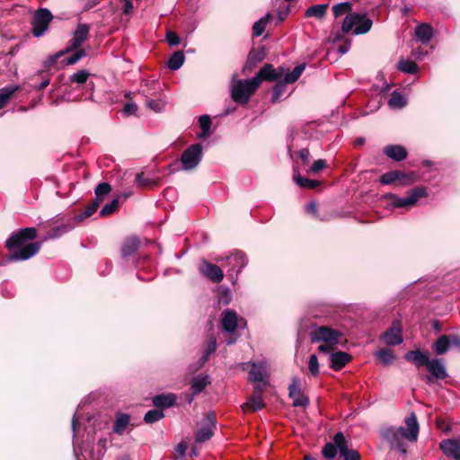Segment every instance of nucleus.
Instances as JSON below:
<instances>
[{
	"mask_svg": "<svg viewBox=\"0 0 460 460\" xmlns=\"http://www.w3.org/2000/svg\"><path fill=\"white\" fill-rule=\"evenodd\" d=\"M37 237L34 227H26L13 233L5 242V246L10 251L9 260L13 261H26L36 255L40 250L38 242L29 243Z\"/></svg>",
	"mask_w": 460,
	"mask_h": 460,
	"instance_id": "obj_1",
	"label": "nucleus"
},
{
	"mask_svg": "<svg viewBox=\"0 0 460 460\" xmlns=\"http://www.w3.org/2000/svg\"><path fill=\"white\" fill-rule=\"evenodd\" d=\"M419 429L417 416L414 412H411L405 419V427H386L382 429L381 436L384 440L390 444L392 449L398 450L402 454H406L407 446L404 439L416 442Z\"/></svg>",
	"mask_w": 460,
	"mask_h": 460,
	"instance_id": "obj_2",
	"label": "nucleus"
},
{
	"mask_svg": "<svg viewBox=\"0 0 460 460\" xmlns=\"http://www.w3.org/2000/svg\"><path fill=\"white\" fill-rule=\"evenodd\" d=\"M428 196V190L426 187L419 186L411 189L406 197H399L394 193H386L383 195V199L389 201V205L393 208H404L406 209H410L413 206L416 205L417 201L420 198H425Z\"/></svg>",
	"mask_w": 460,
	"mask_h": 460,
	"instance_id": "obj_3",
	"label": "nucleus"
},
{
	"mask_svg": "<svg viewBox=\"0 0 460 460\" xmlns=\"http://www.w3.org/2000/svg\"><path fill=\"white\" fill-rule=\"evenodd\" d=\"M257 88L258 83L255 79L237 80L231 87V96L235 102L246 104Z\"/></svg>",
	"mask_w": 460,
	"mask_h": 460,
	"instance_id": "obj_4",
	"label": "nucleus"
},
{
	"mask_svg": "<svg viewBox=\"0 0 460 460\" xmlns=\"http://www.w3.org/2000/svg\"><path fill=\"white\" fill-rule=\"evenodd\" d=\"M373 22L365 14L352 13L348 14L342 22V31L348 33L353 30L355 34L367 32L372 27Z\"/></svg>",
	"mask_w": 460,
	"mask_h": 460,
	"instance_id": "obj_5",
	"label": "nucleus"
},
{
	"mask_svg": "<svg viewBox=\"0 0 460 460\" xmlns=\"http://www.w3.org/2000/svg\"><path fill=\"white\" fill-rule=\"evenodd\" d=\"M411 314L412 315L432 314L435 316H441L448 314V305L441 301L426 297L420 303H414Z\"/></svg>",
	"mask_w": 460,
	"mask_h": 460,
	"instance_id": "obj_6",
	"label": "nucleus"
},
{
	"mask_svg": "<svg viewBox=\"0 0 460 460\" xmlns=\"http://www.w3.org/2000/svg\"><path fill=\"white\" fill-rule=\"evenodd\" d=\"M249 370V381L261 385L262 387L268 385L267 377L270 375V369L268 364L264 360L257 362H245L243 364V369Z\"/></svg>",
	"mask_w": 460,
	"mask_h": 460,
	"instance_id": "obj_7",
	"label": "nucleus"
},
{
	"mask_svg": "<svg viewBox=\"0 0 460 460\" xmlns=\"http://www.w3.org/2000/svg\"><path fill=\"white\" fill-rule=\"evenodd\" d=\"M224 260L226 261V263L229 266L228 275L231 278L232 282L234 283L237 280L238 273L248 263L247 257L243 252L238 251L231 253L229 256L226 258L222 256H217L215 258V261L217 262H222Z\"/></svg>",
	"mask_w": 460,
	"mask_h": 460,
	"instance_id": "obj_8",
	"label": "nucleus"
},
{
	"mask_svg": "<svg viewBox=\"0 0 460 460\" xmlns=\"http://www.w3.org/2000/svg\"><path fill=\"white\" fill-rule=\"evenodd\" d=\"M53 19L51 12L47 8L38 9L32 20V34L39 38L42 36L49 28V24Z\"/></svg>",
	"mask_w": 460,
	"mask_h": 460,
	"instance_id": "obj_9",
	"label": "nucleus"
},
{
	"mask_svg": "<svg viewBox=\"0 0 460 460\" xmlns=\"http://www.w3.org/2000/svg\"><path fill=\"white\" fill-rule=\"evenodd\" d=\"M202 149L201 144H194L181 154V162L184 170H192L199 165L202 158Z\"/></svg>",
	"mask_w": 460,
	"mask_h": 460,
	"instance_id": "obj_10",
	"label": "nucleus"
},
{
	"mask_svg": "<svg viewBox=\"0 0 460 460\" xmlns=\"http://www.w3.org/2000/svg\"><path fill=\"white\" fill-rule=\"evenodd\" d=\"M341 337V333L339 331L333 330L328 326H320L310 333L312 343L329 342L338 344Z\"/></svg>",
	"mask_w": 460,
	"mask_h": 460,
	"instance_id": "obj_11",
	"label": "nucleus"
},
{
	"mask_svg": "<svg viewBox=\"0 0 460 460\" xmlns=\"http://www.w3.org/2000/svg\"><path fill=\"white\" fill-rule=\"evenodd\" d=\"M89 77L90 73L85 69H81L69 75L68 79L71 84H76L80 89L90 93L85 99L93 100V93L94 91L95 84L93 81H89Z\"/></svg>",
	"mask_w": 460,
	"mask_h": 460,
	"instance_id": "obj_12",
	"label": "nucleus"
},
{
	"mask_svg": "<svg viewBox=\"0 0 460 460\" xmlns=\"http://www.w3.org/2000/svg\"><path fill=\"white\" fill-rule=\"evenodd\" d=\"M246 323L244 318H222L221 327L222 331L230 334L232 337L226 341L228 345H232L237 339L236 331L239 328L245 327Z\"/></svg>",
	"mask_w": 460,
	"mask_h": 460,
	"instance_id": "obj_13",
	"label": "nucleus"
},
{
	"mask_svg": "<svg viewBox=\"0 0 460 460\" xmlns=\"http://www.w3.org/2000/svg\"><path fill=\"white\" fill-rule=\"evenodd\" d=\"M199 271L213 283H219L224 279V273L220 267L206 260L201 261L199 266Z\"/></svg>",
	"mask_w": 460,
	"mask_h": 460,
	"instance_id": "obj_14",
	"label": "nucleus"
},
{
	"mask_svg": "<svg viewBox=\"0 0 460 460\" xmlns=\"http://www.w3.org/2000/svg\"><path fill=\"white\" fill-rule=\"evenodd\" d=\"M333 440L339 448L340 456L342 457L343 460H360L359 453L349 447L348 442L341 432L336 433L333 437Z\"/></svg>",
	"mask_w": 460,
	"mask_h": 460,
	"instance_id": "obj_15",
	"label": "nucleus"
},
{
	"mask_svg": "<svg viewBox=\"0 0 460 460\" xmlns=\"http://www.w3.org/2000/svg\"><path fill=\"white\" fill-rule=\"evenodd\" d=\"M288 395L292 399L295 407H305L309 403V399L301 391L300 379L297 376L292 378L288 386Z\"/></svg>",
	"mask_w": 460,
	"mask_h": 460,
	"instance_id": "obj_16",
	"label": "nucleus"
},
{
	"mask_svg": "<svg viewBox=\"0 0 460 460\" xmlns=\"http://www.w3.org/2000/svg\"><path fill=\"white\" fill-rule=\"evenodd\" d=\"M284 67L280 66L279 70L273 68L272 65L266 64L264 65L258 74L252 77V79H255L258 83V87L261 84L262 81L274 82L277 81L283 74Z\"/></svg>",
	"mask_w": 460,
	"mask_h": 460,
	"instance_id": "obj_17",
	"label": "nucleus"
},
{
	"mask_svg": "<svg viewBox=\"0 0 460 460\" xmlns=\"http://www.w3.org/2000/svg\"><path fill=\"white\" fill-rule=\"evenodd\" d=\"M383 341L389 345H399L402 342L401 323L398 320L394 321L390 328H388L381 336Z\"/></svg>",
	"mask_w": 460,
	"mask_h": 460,
	"instance_id": "obj_18",
	"label": "nucleus"
},
{
	"mask_svg": "<svg viewBox=\"0 0 460 460\" xmlns=\"http://www.w3.org/2000/svg\"><path fill=\"white\" fill-rule=\"evenodd\" d=\"M215 427L216 417L213 413H208L205 424L196 433V441L201 443L208 440L213 436Z\"/></svg>",
	"mask_w": 460,
	"mask_h": 460,
	"instance_id": "obj_19",
	"label": "nucleus"
},
{
	"mask_svg": "<svg viewBox=\"0 0 460 460\" xmlns=\"http://www.w3.org/2000/svg\"><path fill=\"white\" fill-rule=\"evenodd\" d=\"M439 448L445 456L460 460V438L442 440Z\"/></svg>",
	"mask_w": 460,
	"mask_h": 460,
	"instance_id": "obj_20",
	"label": "nucleus"
},
{
	"mask_svg": "<svg viewBox=\"0 0 460 460\" xmlns=\"http://www.w3.org/2000/svg\"><path fill=\"white\" fill-rule=\"evenodd\" d=\"M428 371L431 374V376H427V381L429 383L433 382V378L436 379H445L447 376V370L442 363V360L439 358L429 359L427 365Z\"/></svg>",
	"mask_w": 460,
	"mask_h": 460,
	"instance_id": "obj_21",
	"label": "nucleus"
},
{
	"mask_svg": "<svg viewBox=\"0 0 460 460\" xmlns=\"http://www.w3.org/2000/svg\"><path fill=\"white\" fill-rule=\"evenodd\" d=\"M88 34L89 26L85 23H80L73 34V38L70 40V45L66 49V51L79 49L87 39Z\"/></svg>",
	"mask_w": 460,
	"mask_h": 460,
	"instance_id": "obj_22",
	"label": "nucleus"
},
{
	"mask_svg": "<svg viewBox=\"0 0 460 460\" xmlns=\"http://www.w3.org/2000/svg\"><path fill=\"white\" fill-rule=\"evenodd\" d=\"M263 387L261 385H255L253 388V394L249 397L247 402L243 406L244 410L249 409L256 411L264 408L265 403L261 398Z\"/></svg>",
	"mask_w": 460,
	"mask_h": 460,
	"instance_id": "obj_23",
	"label": "nucleus"
},
{
	"mask_svg": "<svg viewBox=\"0 0 460 460\" xmlns=\"http://www.w3.org/2000/svg\"><path fill=\"white\" fill-rule=\"evenodd\" d=\"M331 368L338 371L344 367L351 359L352 357L344 351L332 352L329 356Z\"/></svg>",
	"mask_w": 460,
	"mask_h": 460,
	"instance_id": "obj_24",
	"label": "nucleus"
},
{
	"mask_svg": "<svg viewBox=\"0 0 460 460\" xmlns=\"http://www.w3.org/2000/svg\"><path fill=\"white\" fill-rule=\"evenodd\" d=\"M266 58V51L264 48L252 49L248 55L247 61L243 66V71H252L259 63Z\"/></svg>",
	"mask_w": 460,
	"mask_h": 460,
	"instance_id": "obj_25",
	"label": "nucleus"
},
{
	"mask_svg": "<svg viewBox=\"0 0 460 460\" xmlns=\"http://www.w3.org/2000/svg\"><path fill=\"white\" fill-rule=\"evenodd\" d=\"M434 35V30L429 23H420L415 29L416 38L423 44L429 43Z\"/></svg>",
	"mask_w": 460,
	"mask_h": 460,
	"instance_id": "obj_26",
	"label": "nucleus"
},
{
	"mask_svg": "<svg viewBox=\"0 0 460 460\" xmlns=\"http://www.w3.org/2000/svg\"><path fill=\"white\" fill-rule=\"evenodd\" d=\"M384 154L389 158L400 162L407 157L406 149L399 145H389L384 148Z\"/></svg>",
	"mask_w": 460,
	"mask_h": 460,
	"instance_id": "obj_27",
	"label": "nucleus"
},
{
	"mask_svg": "<svg viewBox=\"0 0 460 460\" xmlns=\"http://www.w3.org/2000/svg\"><path fill=\"white\" fill-rule=\"evenodd\" d=\"M140 246V240L137 236H129L125 239L121 247V254L123 257L133 255Z\"/></svg>",
	"mask_w": 460,
	"mask_h": 460,
	"instance_id": "obj_28",
	"label": "nucleus"
},
{
	"mask_svg": "<svg viewBox=\"0 0 460 460\" xmlns=\"http://www.w3.org/2000/svg\"><path fill=\"white\" fill-rule=\"evenodd\" d=\"M404 358L407 361L413 363L418 367H422V366L427 367V365L429 361V357L426 354L422 353L420 350L408 351L404 355Z\"/></svg>",
	"mask_w": 460,
	"mask_h": 460,
	"instance_id": "obj_29",
	"label": "nucleus"
},
{
	"mask_svg": "<svg viewBox=\"0 0 460 460\" xmlns=\"http://www.w3.org/2000/svg\"><path fill=\"white\" fill-rule=\"evenodd\" d=\"M175 400L173 394H160L153 398V403L158 408H169L175 403Z\"/></svg>",
	"mask_w": 460,
	"mask_h": 460,
	"instance_id": "obj_30",
	"label": "nucleus"
},
{
	"mask_svg": "<svg viewBox=\"0 0 460 460\" xmlns=\"http://www.w3.org/2000/svg\"><path fill=\"white\" fill-rule=\"evenodd\" d=\"M328 8V4L312 5L306 9L305 16L322 19L324 17Z\"/></svg>",
	"mask_w": 460,
	"mask_h": 460,
	"instance_id": "obj_31",
	"label": "nucleus"
},
{
	"mask_svg": "<svg viewBox=\"0 0 460 460\" xmlns=\"http://www.w3.org/2000/svg\"><path fill=\"white\" fill-rule=\"evenodd\" d=\"M185 57L182 51L174 52L167 61V66L171 70H178L184 63Z\"/></svg>",
	"mask_w": 460,
	"mask_h": 460,
	"instance_id": "obj_32",
	"label": "nucleus"
},
{
	"mask_svg": "<svg viewBox=\"0 0 460 460\" xmlns=\"http://www.w3.org/2000/svg\"><path fill=\"white\" fill-rule=\"evenodd\" d=\"M209 383L208 376L199 375L191 380V389L193 394H199L205 389Z\"/></svg>",
	"mask_w": 460,
	"mask_h": 460,
	"instance_id": "obj_33",
	"label": "nucleus"
},
{
	"mask_svg": "<svg viewBox=\"0 0 460 460\" xmlns=\"http://www.w3.org/2000/svg\"><path fill=\"white\" fill-rule=\"evenodd\" d=\"M449 345V337L447 335H441L434 343V349L438 355H443L447 351Z\"/></svg>",
	"mask_w": 460,
	"mask_h": 460,
	"instance_id": "obj_34",
	"label": "nucleus"
},
{
	"mask_svg": "<svg viewBox=\"0 0 460 460\" xmlns=\"http://www.w3.org/2000/svg\"><path fill=\"white\" fill-rule=\"evenodd\" d=\"M129 422V416L128 414H118L114 423L113 430L118 434H122Z\"/></svg>",
	"mask_w": 460,
	"mask_h": 460,
	"instance_id": "obj_35",
	"label": "nucleus"
},
{
	"mask_svg": "<svg viewBox=\"0 0 460 460\" xmlns=\"http://www.w3.org/2000/svg\"><path fill=\"white\" fill-rule=\"evenodd\" d=\"M305 68V64H300L296 66L290 73H287L284 77V81L288 84H293L298 80L302 73Z\"/></svg>",
	"mask_w": 460,
	"mask_h": 460,
	"instance_id": "obj_36",
	"label": "nucleus"
},
{
	"mask_svg": "<svg viewBox=\"0 0 460 460\" xmlns=\"http://www.w3.org/2000/svg\"><path fill=\"white\" fill-rule=\"evenodd\" d=\"M396 172V183L400 186H407L414 182L415 174L413 172L405 173L399 170H394Z\"/></svg>",
	"mask_w": 460,
	"mask_h": 460,
	"instance_id": "obj_37",
	"label": "nucleus"
},
{
	"mask_svg": "<svg viewBox=\"0 0 460 460\" xmlns=\"http://www.w3.org/2000/svg\"><path fill=\"white\" fill-rule=\"evenodd\" d=\"M388 103L393 109H401L406 105V99L401 93L394 92L391 94Z\"/></svg>",
	"mask_w": 460,
	"mask_h": 460,
	"instance_id": "obj_38",
	"label": "nucleus"
},
{
	"mask_svg": "<svg viewBox=\"0 0 460 460\" xmlns=\"http://www.w3.org/2000/svg\"><path fill=\"white\" fill-rule=\"evenodd\" d=\"M271 18L270 13H267L265 16L261 17L259 21L255 22L252 26V32L254 36H261L265 29L269 20Z\"/></svg>",
	"mask_w": 460,
	"mask_h": 460,
	"instance_id": "obj_39",
	"label": "nucleus"
},
{
	"mask_svg": "<svg viewBox=\"0 0 460 460\" xmlns=\"http://www.w3.org/2000/svg\"><path fill=\"white\" fill-rule=\"evenodd\" d=\"M351 10L352 4L350 2H342L332 6V12L335 17H340L346 13L347 15L352 13Z\"/></svg>",
	"mask_w": 460,
	"mask_h": 460,
	"instance_id": "obj_40",
	"label": "nucleus"
},
{
	"mask_svg": "<svg viewBox=\"0 0 460 460\" xmlns=\"http://www.w3.org/2000/svg\"><path fill=\"white\" fill-rule=\"evenodd\" d=\"M199 124L201 128V133L199 135V138L206 137L209 135L211 119L208 115H202L199 119Z\"/></svg>",
	"mask_w": 460,
	"mask_h": 460,
	"instance_id": "obj_41",
	"label": "nucleus"
},
{
	"mask_svg": "<svg viewBox=\"0 0 460 460\" xmlns=\"http://www.w3.org/2000/svg\"><path fill=\"white\" fill-rule=\"evenodd\" d=\"M375 356L385 365H389L394 359V355L391 349H381L375 353Z\"/></svg>",
	"mask_w": 460,
	"mask_h": 460,
	"instance_id": "obj_42",
	"label": "nucleus"
},
{
	"mask_svg": "<svg viewBox=\"0 0 460 460\" xmlns=\"http://www.w3.org/2000/svg\"><path fill=\"white\" fill-rule=\"evenodd\" d=\"M398 69L406 74H415L418 71V66L414 61L401 59Z\"/></svg>",
	"mask_w": 460,
	"mask_h": 460,
	"instance_id": "obj_43",
	"label": "nucleus"
},
{
	"mask_svg": "<svg viewBox=\"0 0 460 460\" xmlns=\"http://www.w3.org/2000/svg\"><path fill=\"white\" fill-rule=\"evenodd\" d=\"M217 350V341L216 338L211 335L209 337L208 346L204 351L203 356L200 358V367L208 359V357Z\"/></svg>",
	"mask_w": 460,
	"mask_h": 460,
	"instance_id": "obj_44",
	"label": "nucleus"
},
{
	"mask_svg": "<svg viewBox=\"0 0 460 460\" xmlns=\"http://www.w3.org/2000/svg\"><path fill=\"white\" fill-rule=\"evenodd\" d=\"M294 180L298 186L306 189H314L320 184L316 180H310L300 175H294Z\"/></svg>",
	"mask_w": 460,
	"mask_h": 460,
	"instance_id": "obj_45",
	"label": "nucleus"
},
{
	"mask_svg": "<svg viewBox=\"0 0 460 460\" xmlns=\"http://www.w3.org/2000/svg\"><path fill=\"white\" fill-rule=\"evenodd\" d=\"M339 448L336 443L333 441V443H327L323 447L322 453L323 456L328 460H333L336 457Z\"/></svg>",
	"mask_w": 460,
	"mask_h": 460,
	"instance_id": "obj_46",
	"label": "nucleus"
},
{
	"mask_svg": "<svg viewBox=\"0 0 460 460\" xmlns=\"http://www.w3.org/2000/svg\"><path fill=\"white\" fill-rule=\"evenodd\" d=\"M232 300V293L228 288L218 289L217 303L219 305H227Z\"/></svg>",
	"mask_w": 460,
	"mask_h": 460,
	"instance_id": "obj_47",
	"label": "nucleus"
},
{
	"mask_svg": "<svg viewBox=\"0 0 460 460\" xmlns=\"http://www.w3.org/2000/svg\"><path fill=\"white\" fill-rule=\"evenodd\" d=\"M17 87L6 86L0 89V109H2L9 101Z\"/></svg>",
	"mask_w": 460,
	"mask_h": 460,
	"instance_id": "obj_48",
	"label": "nucleus"
},
{
	"mask_svg": "<svg viewBox=\"0 0 460 460\" xmlns=\"http://www.w3.org/2000/svg\"><path fill=\"white\" fill-rule=\"evenodd\" d=\"M287 84H288L285 81L279 82L278 84H275V86L273 87V94L271 97V102L273 103L277 102L279 100V98L283 95V93L286 92Z\"/></svg>",
	"mask_w": 460,
	"mask_h": 460,
	"instance_id": "obj_49",
	"label": "nucleus"
},
{
	"mask_svg": "<svg viewBox=\"0 0 460 460\" xmlns=\"http://www.w3.org/2000/svg\"><path fill=\"white\" fill-rule=\"evenodd\" d=\"M164 412L161 410H150L145 415V421L147 423H154L164 418Z\"/></svg>",
	"mask_w": 460,
	"mask_h": 460,
	"instance_id": "obj_50",
	"label": "nucleus"
},
{
	"mask_svg": "<svg viewBox=\"0 0 460 460\" xmlns=\"http://www.w3.org/2000/svg\"><path fill=\"white\" fill-rule=\"evenodd\" d=\"M84 56H85V51L84 49H77L74 54L64 58L63 62L66 65H74V64L77 63Z\"/></svg>",
	"mask_w": 460,
	"mask_h": 460,
	"instance_id": "obj_51",
	"label": "nucleus"
},
{
	"mask_svg": "<svg viewBox=\"0 0 460 460\" xmlns=\"http://www.w3.org/2000/svg\"><path fill=\"white\" fill-rule=\"evenodd\" d=\"M396 177H397L396 172L390 171V172L384 173L379 178V182L383 185L394 184V183H396Z\"/></svg>",
	"mask_w": 460,
	"mask_h": 460,
	"instance_id": "obj_52",
	"label": "nucleus"
},
{
	"mask_svg": "<svg viewBox=\"0 0 460 460\" xmlns=\"http://www.w3.org/2000/svg\"><path fill=\"white\" fill-rule=\"evenodd\" d=\"M119 207V200L118 199H113L110 203H107L102 207L101 209L100 214L102 216H109L112 214Z\"/></svg>",
	"mask_w": 460,
	"mask_h": 460,
	"instance_id": "obj_53",
	"label": "nucleus"
},
{
	"mask_svg": "<svg viewBox=\"0 0 460 460\" xmlns=\"http://www.w3.org/2000/svg\"><path fill=\"white\" fill-rule=\"evenodd\" d=\"M106 443H107V439L106 438H101L99 441H98V453L97 455L95 456L94 453L93 451H91L89 453L90 455V458L92 460H100L101 459V456H103L104 452H105V447H106Z\"/></svg>",
	"mask_w": 460,
	"mask_h": 460,
	"instance_id": "obj_54",
	"label": "nucleus"
},
{
	"mask_svg": "<svg viewBox=\"0 0 460 460\" xmlns=\"http://www.w3.org/2000/svg\"><path fill=\"white\" fill-rule=\"evenodd\" d=\"M136 183L139 187H148V186H154L156 184L153 180L146 177L144 172L137 174Z\"/></svg>",
	"mask_w": 460,
	"mask_h": 460,
	"instance_id": "obj_55",
	"label": "nucleus"
},
{
	"mask_svg": "<svg viewBox=\"0 0 460 460\" xmlns=\"http://www.w3.org/2000/svg\"><path fill=\"white\" fill-rule=\"evenodd\" d=\"M111 190V187L109 183L102 182L95 188V196H102L104 198L107 194L110 193Z\"/></svg>",
	"mask_w": 460,
	"mask_h": 460,
	"instance_id": "obj_56",
	"label": "nucleus"
},
{
	"mask_svg": "<svg viewBox=\"0 0 460 460\" xmlns=\"http://www.w3.org/2000/svg\"><path fill=\"white\" fill-rule=\"evenodd\" d=\"M308 368L313 376L319 373V363L316 355H311L308 360Z\"/></svg>",
	"mask_w": 460,
	"mask_h": 460,
	"instance_id": "obj_57",
	"label": "nucleus"
},
{
	"mask_svg": "<svg viewBox=\"0 0 460 460\" xmlns=\"http://www.w3.org/2000/svg\"><path fill=\"white\" fill-rule=\"evenodd\" d=\"M166 41L171 47H175L181 43V38L176 32L169 31L166 34Z\"/></svg>",
	"mask_w": 460,
	"mask_h": 460,
	"instance_id": "obj_58",
	"label": "nucleus"
},
{
	"mask_svg": "<svg viewBox=\"0 0 460 460\" xmlns=\"http://www.w3.org/2000/svg\"><path fill=\"white\" fill-rule=\"evenodd\" d=\"M326 166V161L324 159L316 160L312 166L309 168V173H315L323 170Z\"/></svg>",
	"mask_w": 460,
	"mask_h": 460,
	"instance_id": "obj_59",
	"label": "nucleus"
},
{
	"mask_svg": "<svg viewBox=\"0 0 460 460\" xmlns=\"http://www.w3.org/2000/svg\"><path fill=\"white\" fill-rule=\"evenodd\" d=\"M98 208V203H91L89 204L85 210L84 211L83 215L79 216V219L82 220L84 218L91 217L94 212H96Z\"/></svg>",
	"mask_w": 460,
	"mask_h": 460,
	"instance_id": "obj_60",
	"label": "nucleus"
},
{
	"mask_svg": "<svg viewBox=\"0 0 460 460\" xmlns=\"http://www.w3.org/2000/svg\"><path fill=\"white\" fill-rule=\"evenodd\" d=\"M337 344L323 342L318 347V352L323 354H331L335 349Z\"/></svg>",
	"mask_w": 460,
	"mask_h": 460,
	"instance_id": "obj_61",
	"label": "nucleus"
},
{
	"mask_svg": "<svg viewBox=\"0 0 460 460\" xmlns=\"http://www.w3.org/2000/svg\"><path fill=\"white\" fill-rule=\"evenodd\" d=\"M65 54V51H58L56 54L49 56L44 62L45 66H51L56 64L57 60Z\"/></svg>",
	"mask_w": 460,
	"mask_h": 460,
	"instance_id": "obj_62",
	"label": "nucleus"
},
{
	"mask_svg": "<svg viewBox=\"0 0 460 460\" xmlns=\"http://www.w3.org/2000/svg\"><path fill=\"white\" fill-rule=\"evenodd\" d=\"M39 75L42 76L43 80L39 85L35 86V89L40 91L49 84L50 79L48 75H46L45 72L42 71L39 73Z\"/></svg>",
	"mask_w": 460,
	"mask_h": 460,
	"instance_id": "obj_63",
	"label": "nucleus"
},
{
	"mask_svg": "<svg viewBox=\"0 0 460 460\" xmlns=\"http://www.w3.org/2000/svg\"><path fill=\"white\" fill-rule=\"evenodd\" d=\"M188 449V445L186 442L179 443L175 447V452L180 457H183L186 455V451Z\"/></svg>",
	"mask_w": 460,
	"mask_h": 460,
	"instance_id": "obj_64",
	"label": "nucleus"
}]
</instances>
